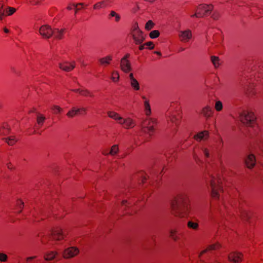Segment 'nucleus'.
<instances>
[{
	"label": "nucleus",
	"mask_w": 263,
	"mask_h": 263,
	"mask_svg": "<svg viewBox=\"0 0 263 263\" xmlns=\"http://www.w3.org/2000/svg\"><path fill=\"white\" fill-rule=\"evenodd\" d=\"M189 198L185 192L179 193L171 202V208L176 216L184 217L189 208Z\"/></svg>",
	"instance_id": "1"
},
{
	"label": "nucleus",
	"mask_w": 263,
	"mask_h": 263,
	"mask_svg": "<svg viewBox=\"0 0 263 263\" xmlns=\"http://www.w3.org/2000/svg\"><path fill=\"white\" fill-rule=\"evenodd\" d=\"M205 180L208 187H210L212 197L215 199H219L220 193L223 192L220 179L213 174L209 173L205 177Z\"/></svg>",
	"instance_id": "2"
},
{
	"label": "nucleus",
	"mask_w": 263,
	"mask_h": 263,
	"mask_svg": "<svg viewBox=\"0 0 263 263\" xmlns=\"http://www.w3.org/2000/svg\"><path fill=\"white\" fill-rule=\"evenodd\" d=\"M157 124V119L151 117L150 116H146L141 123V130L144 133L151 136L154 133Z\"/></svg>",
	"instance_id": "3"
},
{
	"label": "nucleus",
	"mask_w": 263,
	"mask_h": 263,
	"mask_svg": "<svg viewBox=\"0 0 263 263\" xmlns=\"http://www.w3.org/2000/svg\"><path fill=\"white\" fill-rule=\"evenodd\" d=\"M107 115L109 117L116 120L119 124L122 125L125 128H133L135 125V123L132 119L130 118L124 119L115 111H108L107 112Z\"/></svg>",
	"instance_id": "4"
},
{
	"label": "nucleus",
	"mask_w": 263,
	"mask_h": 263,
	"mask_svg": "<svg viewBox=\"0 0 263 263\" xmlns=\"http://www.w3.org/2000/svg\"><path fill=\"white\" fill-rule=\"evenodd\" d=\"M63 238V234L62 230L60 228H57L51 231L49 236H46L42 239L41 241L43 245L53 246V244L50 242L51 239L53 240H60Z\"/></svg>",
	"instance_id": "5"
},
{
	"label": "nucleus",
	"mask_w": 263,
	"mask_h": 263,
	"mask_svg": "<svg viewBox=\"0 0 263 263\" xmlns=\"http://www.w3.org/2000/svg\"><path fill=\"white\" fill-rule=\"evenodd\" d=\"M131 35L134 43L136 45H140L144 41L145 37L143 32L139 28L137 24H135L131 30Z\"/></svg>",
	"instance_id": "6"
},
{
	"label": "nucleus",
	"mask_w": 263,
	"mask_h": 263,
	"mask_svg": "<svg viewBox=\"0 0 263 263\" xmlns=\"http://www.w3.org/2000/svg\"><path fill=\"white\" fill-rule=\"evenodd\" d=\"M239 118L242 123L248 126H253L255 122L254 115L251 112L243 111L240 113Z\"/></svg>",
	"instance_id": "7"
},
{
	"label": "nucleus",
	"mask_w": 263,
	"mask_h": 263,
	"mask_svg": "<svg viewBox=\"0 0 263 263\" xmlns=\"http://www.w3.org/2000/svg\"><path fill=\"white\" fill-rule=\"evenodd\" d=\"M178 36L181 42L186 43L192 39L193 36L192 32L189 29L180 30L178 32Z\"/></svg>",
	"instance_id": "8"
},
{
	"label": "nucleus",
	"mask_w": 263,
	"mask_h": 263,
	"mask_svg": "<svg viewBox=\"0 0 263 263\" xmlns=\"http://www.w3.org/2000/svg\"><path fill=\"white\" fill-rule=\"evenodd\" d=\"M53 30L49 25H43L39 29L40 34L45 39H49L53 34Z\"/></svg>",
	"instance_id": "9"
},
{
	"label": "nucleus",
	"mask_w": 263,
	"mask_h": 263,
	"mask_svg": "<svg viewBox=\"0 0 263 263\" xmlns=\"http://www.w3.org/2000/svg\"><path fill=\"white\" fill-rule=\"evenodd\" d=\"M79 253L78 248L71 247L66 249L63 252V256L65 258H69L74 257Z\"/></svg>",
	"instance_id": "10"
},
{
	"label": "nucleus",
	"mask_w": 263,
	"mask_h": 263,
	"mask_svg": "<svg viewBox=\"0 0 263 263\" xmlns=\"http://www.w3.org/2000/svg\"><path fill=\"white\" fill-rule=\"evenodd\" d=\"M238 202L240 217L243 220L249 221L252 216V213L242 206L240 200L238 201Z\"/></svg>",
	"instance_id": "11"
},
{
	"label": "nucleus",
	"mask_w": 263,
	"mask_h": 263,
	"mask_svg": "<svg viewBox=\"0 0 263 263\" xmlns=\"http://www.w3.org/2000/svg\"><path fill=\"white\" fill-rule=\"evenodd\" d=\"M213 7L211 5H200L197 8V11L200 15V17H203L205 15L209 14L212 10Z\"/></svg>",
	"instance_id": "12"
},
{
	"label": "nucleus",
	"mask_w": 263,
	"mask_h": 263,
	"mask_svg": "<svg viewBox=\"0 0 263 263\" xmlns=\"http://www.w3.org/2000/svg\"><path fill=\"white\" fill-rule=\"evenodd\" d=\"M243 254L238 252H233L228 255V259L230 261L238 263L242 260Z\"/></svg>",
	"instance_id": "13"
},
{
	"label": "nucleus",
	"mask_w": 263,
	"mask_h": 263,
	"mask_svg": "<svg viewBox=\"0 0 263 263\" xmlns=\"http://www.w3.org/2000/svg\"><path fill=\"white\" fill-rule=\"evenodd\" d=\"M59 67L64 71H70L75 67L74 62L69 63L65 61L63 63H59Z\"/></svg>",
	"instance_id": "14"
},
{
	"label": "nucleus",
	"mask_w": 263,
	"mask_h": 263,
	"mask_svg": "<svg viewBox=\"0 0 263 263\" xmlns=\"http://www.w3.org/2000/svg\"><path fill=\"white\" fill-rule=\"evenodd\" d=\"M86 111V109L85 108L82 107L80 108H77L75 107H72L69 111L67 113V116L69 118H73L76 115L80 114L81 111H83L85 112Z\"/></svg>",
	"instance_id": "15"
},
{
	"label": "nucleus",
	"mask_w": 263,
	"mask_h": 263,
	"mask_svg": "<svg viewBox=\"0 0 263 263\" xmlns=\"http://www.w3.org/2000/svg\"><path fill=\"white\" fill-rule=\"evenodd\" d=\"M120 66L121 69L126 73L129 72L132 70L130 62L126 61L125 59H121Z\"/></svg>",
	"instance_id": "16"
},
{
	"label": "nucleus",
	"mask_w": 263,
	"mask_h": 263,
	"mask_svg": "<svg viewBox=\"0 0 263 263\" xmlns=\"http://www.w3.org/2000/svg\"><path fill=\"white\" fill-rule=\"evenodd\" d=\"M246 164L248 168L253 167L255 164V158L253 154H250L245 160Z\"/></svg>",
	"instance_id": "17"
},
{
	"label": "nucleus",
	"mask_w": 263,
	"mask_h": 263,
	"mask_svg": "<svg viewBox=\"0 0 263 263\" xmlns=\"http://www.w3.org/2000/svg\"><path fill=\"white\" fill-rule=\"evenodd\" d=\"M110 2V0H103L94 5L93 8L95 9H100L105 8L109 5Z\"/></svg>",
	"instance_id": "18"
},
{
	"label": "nucleus",
	"mask_w": 263,
	"mask_h": 263,
	"mask_svg": "<svg viewBox=\"0 0 263 263\" xmlns=\"http://www.w3.org/2000/svg\"><path fill=\"white\" fill-rule=\"evenodd\" d=\"M57 255V251H48L44 254V258L46 261H51L53 260Z\"/></svg>",
	"instance_id": "19"
},
{
	"label": "nucleus",
	"mask_w": 263,
	"mask_h": 263,
	"mask_svg": "<svg viewBox=\"0 0 263 263\" xmlns=\"http://www.w3.org/2000/svg\"><path fill=\"white\" fill-rule=\"evenodd\" d=\"M178 114L177 112L170 111L168 113V117L170 120L175 124H177V121L179 120V117H177V115Z\"/></svg>",
	"instance_id": "20"
},
{
	"label": "nucleus",
	"mask_w": 263,
	"mask_h": 263,
	"mask_svg": "<svg viewBox=\"0 0 263 263\" xmlns=\"http://www.w3.org/2000/svg\"><path fill=\"white\" fill-rule=\"evenodd\" d=\"M201 114L205 117L208 118L212 116L213 114V110L210 106H206L202 108Z\"/></svg>",
	"instance_id": "21"
},
{
	"label": "nucleus",
	"mask_w": 263,
	"mask_h": 263,
	"mask_svg": "<svg viewBox=\"0 0 263 263\" xmlns=\"http://www.w3.org/2000/svg\"><path fill=\"white\" fill-rule=\"evenodd\" d=\"M209 136V133L208 131L204 130L200 132L194 136V138L196 140H201L206 139Z\"/></svg>",
	"instance_id": "22"
},
{
	"label": "nucleus",
	"mask_w": 263,
	"mask_h": 263,
	"mask_svg": "<svg viewBox=\"0 0 263 263\" xmlns=\"http://www.w3.org/2000/svg\"><path fill=\"white\" fill-rule=\"evenodd\" d=\"M144 111L145 116H151L152 113L151 108L148 100H145L143 102Z\"/></svg>",
	"instance_id": "23"
},
{
	"label": "nucleus",
	"mask_w": 263,
	"mask_h": 263,
	"mask_svg": "<svg viewBox=\"0 0 263 263\" xmlns=\"http://www.w3.org/2000/svg\"><path fill=\"white\" fill-rule=\"evenodd\" d=\"M170 237L175 241L180 239L179 234L176 230L172 229L170 231Z\"/></svg>",
	"instance_id": "24"
},
{
	"label": "nucleus",
	"mask_w": 263,
	"mask_h": 263,
	"mask_svg": "<svg viewBox=\"0 0 263 263\" xmlns=\"http://www.w3.org/2000/svg\"><path fill=\"white\" fill-rule=\"evenodd\" d=\"M112 60L111 55H107L105 57L102 58L99 60V62L102 65H106L110 64V62Z\"/></svg>",
	"instance_id": "25"
},
{
	"label": "nucleus",
	"mask_w": 263,
	"mask_h": 263,
	"mask_svg": "<svg viewBox=\"0 0 263 263\" xmlns=\"http://www.w3.org/2000/svg\"><path fill=\"white\" fill-rule=\"evenodd\" d=\"M111 17H115L116 22H119L121 20V16L118 13H116L115 11L111 10L108 15V18L110 19Z\"/></svg>",
	"instance_id": "26"
},
{
	"label": "nucleus",
	"mask_w": 263,
	"mask_h": 263,
	"mask_svg": "<svg viewBox=\"0 0 263 263\" xmlns=\"http://www.w3.org/2000/svg\"><path fill=\"white\" fill-rule=\"evenodd\" d=\"M119 152V147H118V145H114L110 150L109 151V153H103V154L104 155H116Z\"/></svg>",
	"instance_id": "27"
},
{
	"label": "nucleus",
	"mask_w": 263,
	"mask_h": 263,
	"mask_svg": "<svg viewBox=\"0 0 263 263\" xmlns=\"http://www.w3.org/2000/svg\"><path fill=\"white\" fill-rule=\"evenodd\" d=\"M220 245H219V243L213 244V245H212L209 246L208 247V248L206 249H205V250H203V251L201 253V254L199 255V257H200V256H201L202 254H204V253H205L207 252H208V251H209L213 250H216V249H217L219 248L220 247Z\"/></svg>",
	"instance_id": "28"
},
{
	"label": "nucleus",
	"mask_w": 263,
	"mask_h": 263,
	"mask_svg": "<svg viewBox=\"0 0 263 263\" xmlns=\"http://www.w3.org/2000/svg\"><path fill=\"white\" fill-rule=\"evenodd\" d=\"M187 227L195 230H198L199 228V224L197 222L190 220L187 223Z\"/></svg>",
	"instance_id": "29"
},
{
	"label": "nucleus",
	"mask_w": 263,
	"mask_h": 263,
	"mask_svg": "<svg viewBox=\"0 0 263 263\" xmlns=\"http://www.w3.org/2000/svg\"><path fill=\"white\" fill-rule=\"evenodd\" d=\"M53 30V34L54 37L57 39H61L63 33V30H59L58 29H55Z\"/></svg>",
	"instance_id": "30"
},
{
	"label": "nucleus",
	"mask_w": 263,
	"mask_h": 263,
	"mask_svg": "<svg viewBox=\"0 0 263 263\" xmlns=\"http://www.w3.org/2000/svg\"><path fill=\"white\" fill-rule=\"evenodd\" d=\"M16 10V9L14 8L8 7L7 8L5 9V16L12 15Z\"/></svg>",
	"instance_id": "31"
},
{
	"label": "nucleus",
	"mask_w": 263,
	"mask_h": 263,
	"mask_svg": "<svg viewBox=\"0 0 263 263\" xmlns=\"http://www.w3.org/2000/svg\"><path fill=\"white\" fill-rule=\"evenodd\" d=\"M130 85L132 88L135 90H139L140 89V86L139 82L136 79L130 82Z\"/></svg>",
	"instance_id": "32"
},
{
	"label": "nucleus",
	"mask_w": 263,
	"mask_h": 263,
	"mask_svg": "<svg viewBox=\"0 0 263 263\" xmlns=\"http://www.w3.org/2000/svg\"><path fill=\"white\" fill-rule=\"evenodd\" d=\"M5 141L10 145H13L17 141V139L13 136L5 139Z\"/></svg>",
	"instance_id": "33"
},
{
	"label": "nucleus",
	"mask_w": 263,
	"mask_h": 263,
	"mask_svg": "<svg viewBox=\"0 0 263 263\" xmlns=\"http://www.w3.org/2000/svg\"><path fill=\"white\" fill-rule=\"evenodd\" d=\"M5 16V9L3 4L0 3V21H2Z\"/></svg>",
	"instance_id": "34"
},
{
	"label": "nucleus",
	"mask_w": 263,
	"mask_h": 263,
	"mask_svg": "<svg viewBox=\"0 0 263 263\" xmlns=\"http://www.w3.org/2000/svg\"><path fill=\"white\" fill-rule=\"evenodd\" d=\"M211 61L215 67H218L219 65V60L218 57L215 56H212L211 58Z\"/></svg>",
	"instance_id": "35"
},
{
	"label": "nucleus",
	"mask_w": 263,
	"mask_h": 263,
	"mask_svg": "<svg viewBox=\"0 0 263 263\" xmlns=\"http://www.w3.org/2000/svg\"><path fill=\"white\" fill-rule=\"evenodd\" d=\"M8 256L3 253V252H0V261L2 262H7L8 260Z\"/></svg>",
	"instance_id": "36"
},
{
	"label": "nucleus",
	"mask_w": 263,
	"mask_h": 263,
	"mask_svg": "<svg viewBox=\"0 0 263 263\" xmlns=\"http://www.w3.org/2000/svg\"><path fill=\"white\" fill-rule=\"evenodd\" d=\"M120 78L119 74L118 71H114L112 72V76L111 77V80L114 82H117Z\"/></svg>",
	"instance_id": "37"
},
{
	"label": "nucleus",
	"mask_w": 263,
	"mask_h": 263,
	"mask_svg": "<svg viewBox=\"0 0 263 263\" xmlns=\"http://www.w3.org/2000/svg\"><path fill=\"white\" fill-rule=\"evenodd\" d=\"M160 35V33L158 30H153L149 33V36L151 39H155L158 37Z\"/></svg>",
	"instance_id": "38"
},
{
	"label": "nucleus",
	"mask_w": 263,
	"mask_h": 263,
	"mask_svg": "<svg viewBox=\"0 0 263 263\" xmlns=\"http://www.w3.org/2000/svg\"><path fill=\"white\" fill-rule=\"evenodd\" d=\"M154 26V23L151 20H149L145 24V28L147 30H149L153 28Z\"/></svg>",
	"instance_id": "39"
},
{
	"label": "nucleus",
	"mask_w": 263,
	"mask_h": 263,
	"mask_svg": "<svg viewBox=\"0 0 263 263\" xmlns=\"http://www.w3.org/2000/svg\"><path fill=\"white\" fill-rule=\"evenodd\" d=\"M46 118L43 116H39L37 117V122L40 126H42Z\"/></svg>",
	"instance_id": "40"
},
{
	"label": "nucleus",
	"mask_w": 263,
	"mask_h": 263,
	"mask_svg": "<svg viewBox=\"0 0 263 263\" xmlns=\"http://www.w3.org/2000/svg\"><path fill=\"white\" fill-rule=\"evenodd\" d=\"M222 104L221 101H218L216 102L215 108L217 111H220L222 109Z\"/></svg>",
	"instance_id": "41"
},
{
	"label": "nucleus",
	"mask_w": 263,
	"mask_h": 263,
	"mask_svg": "<svg viewBox=\"0 0 263 263\" xmlns=\"http://www.w3.org/2000/svg\"><path fill=\"white\" fill-rule=\"evenodd\" d=\"M51 109L53 111L54 114L60 113L63 110L62 108L57 105H53Z\"/></svg>",
	"instance_id": "42"
},
{
	"label": "nucleus",
	"mask_w": 263,
	"mask_h": 263,
	"mask_svg": "<svg viewBox=\"0 0 263 263\" xmlns=\"http://www.w3.org/2000/svg\"><path fill=\"white\" fill-rule=\"evenodd\" d=\"M80 94L84 96H90V97H93V95L87 89H82L80 92Z\"/></svg>",
	"instance_id": "43"
},
{
	"label": "nucleus",
	"mask_w": 263,
	"mask_h": 263,
	"mask_svg": "<svg viewBox=\"0 0 263 263\" xmlns=\"http://www.w3.org/2000/svg\"><path fill=\"white\" fill-rule=\"evenodd\" d=\"M138 177L141 178V181L144 182L147 179L146 175L144 172H140L138 174Z\"/></svg>",
	"instance_id": "44"
},
{
	"label": "nucleus",
	"mask_w": 263,
	"mask_h": 263,
	"mask_svg": "<svg viewBox=\"0 0 263 263\" xmlns=\"http://www.w3.org/2000/svg\"><path fill=\"white\" fill-rule=\"evenodd\" d=\"M203 153L206 158H209L210 156V153L209 150L207 148H203L202 149Z\"/></svg>",
	"instance_id": "45"
},
{
	"label": "nucleus",
	"mask_w": 263,
	"mask_h": 263,
	"mask_svg": "<svg viewBox=\"0 0 263 263\" xmlns=\"http://www.w3.org/2000/svg\"><path fill=\"white\" fill-rule=\"evenodd\" d=\"M145 46L149 47L150 49H152L154 48L153 43L152 42H148L144 44Z\"/></svg>",
	"instance_id": "46"
},
{
	"label": "nucleus",
	"mask_w": 263,
	"mask_h": 263,
	"mask_svg": "<svg viewBox=\"0 0 263 263\" xmlns=\"http://www.w3.org/2000/svg\"><path fill=\"white\" fill-rule=\"evenodd\" d=\"M17 206L22 209L23 207L24 203L21 200H19L17 201Z\"/></svg>",
	"instance_id": "47"
},
{
	"label": "nucleus",
	"mask_w": 263,
	"mask_h": 263,
	"mask_svg": "<svg viewBox=\"0 0 263 263\" xmlns=\"http://www.w3.org/2000/svg\"><path fill=\"white\" fill-rule=\"evenodd\" d=\"M79 5H81V6H83V3H79V4H73V6L76 8V10H75V14H77V12L79 10H80L79 8H77V6H79Z\"/></svg>",
	"instance_id": "48"
},
{
	"label": "nucleus",
	"mask_w": 263,
	"mask_h": 263,
	"mask_svg": "<svg viewBox=\"0 0 263 263\" xmlns=\"http://www.w3.org/2000/svg\"><path fill=\"white\" fill-rule=\"evenodd\" d=\"M130 79V82L133 80H136V79L134 77V75L133 73H130L129 76Z\"/></svg>",
	"instance_id": "49"
},
{
	"label": "nucleus",
	"mask_w": 263,
	"mask_h": 263,
	"mask_svg": "<svg viewBox=\"0 0 263 263\" xmlns=\"http://www.w3.org/2000/svg\"><path fill=\"white\" fill-rule=\"evenodd\" d=\"M191 17H200V15L198 13L197 11L195 14L191 15Z\"/></svg>",
	"instance_id": "50"
},
{
	"label": "nucleus",
	"mask_w": 263,
	"mask_h": 263,
	"mask_svg": "<svg viewBox=\"0 0 263 263\" xmlns=\"http://www.w3.org/2000/svg\"><path fill=\"white\" fill-rule=\"evenodd\" d=\"M130 54L129 53H127L122 59H125L126 61H128L127 59L129 57Z\"/></svg>",
	"instance_id": "51"
},
{
	"label": "nucleus",
	"mask_w": 263,
	"mask_h": 263,
	"mask_svg": "<svg viewBox=\"0 0 263 263\" xmlns=\"http://www.w3.org/2000/svg\"><path fill=\"white\" fill-rule=\"evenodd\" d=\"M145 46V45L144 44H143V45H141V44H140V46H139V49L140 50H142L143 49H144Z\"/></svg>",
	"instance_id": "52"
},
{
	"label": "nucleus",
	"mask_w": 263,
	"mask_h": 263,
	"mask_svg": "<svg viewBox=\"0 0 263 263\" xmlns=\"http://www.w3.org/2000/svg\"><path fill=\"white\" fill-rule=\"evenodd\" d=\"M36 258V256H31V257H27V259H26V260H27V261H29V260H32V259H34V258Z\"/></svg>",
	"instance_id": "53"
},
{
	"label": "nucleus",
	"mask_w": 263,
	"mask_h": 263,
	"mask_svg": "<svg viewBox=\"0 0 263 263\" xmlns=\"http://www.w3.org/2000/svg\"><path fill=\"white\" fill-rule=\"evenodd\" d=\"M72 91L76 92H79L80 94V92L82 90V89H72Z\"/></svg>",
	"instance_id": "54"
},
{
	"label": "nucleus",
	"mask_w": 263,
	"mask_h": 263,
	"mask_svg": "<svg viewBox=\"0 0 263 263\" xmlns=\"http://www.w3.org/2000/svg\"><path fill=\"white\" fill-rule=\"evenodd\" d=\"M194 159L196 160L198 159V156L195 153H194Z\"/></svg>",
	"instance_id": "55"
},
{
	"label": "nucleus",
	"mask_w": 263,
	"mask_h": 263,
	"mask_svg": "<svg viewBox=\"0 0 263 263\" xmlns=\"http://www.w3.org/2000/svg\"><path fill=\"white\" fill-rule=\"evenodd\" d=\"M127 201H126V200H123V201H122V205H126V204H127Z\"/></svg>",
	"instance_id": "56"
},
{
	"label": "nucleus",
	"mask_w": 263,
	"mask_h": 263,
	"mask_svg": "<svg viewBox=\"0 0 263 263\" xmlns=\"http://www.w3.org/2000/svg\"><path fill=\"white\" fill-rule=\"evenodd\" d=\"M141 98L144 100V101H145V100H148L144 96H142Z\"/></svg>",
	"instance_id": "57"
},
{
	"label": "nucleus",
	"mask_w": 263,
	"mask_h": 263,
	"mask_svg": "<svg viewBox=\"0 0 263 263\" xmlns=\"http://www.w3.org/2000/svg\"><path fill=\"white\" fill-rule=\"evenodd\" d=\"M155 53L159 55H161V53L159 51H155L154 52Z\"/></svg>",
	"instance_id": "58"
},
{
	"label": "nucleus",
	"mask_w": 263,
	"mask_h": 263,
	"mask_svg": "<svg viewBox=\"0 0 263 263\" xmlns=\"http://www.w3.org/2000/svg\"><path fill=\"white\" fill-rule=\"evenodd\" d=\"M4 30L6 33H8L9 32V30L6 28H4Z\"/></svg>",
	"instance_id": "59"
},
{
	"label": "nucleus",
	"mask_w": 263,
	"mask_h": 263,
	"mask_svg": "<svg viewBox=\"0 0 263 263\" xmlns=\"http://www.w3.org/2000/svg\"><path fill=\"white\" fill-rule=\"evenodd\" d=\"M7 167L9 169H11V167L10 166V164H7Z\"/></svg>",
	"instance_id": "60"
},
{
	"label": "nucleus",
	"mask_w": 263,
	"mask_h": 263,
	"mask_svg": "<svg viewBox=\"0 0 263 263\" xmlns=\"http://www.w3.org/2000/svg\"><path fill=\"white\" fill-rule=\"evenodd\" d=\"M67 9L68 10H71V9H72V8H71V6H68V7H67Z\"/></svg>",
	"instance_id": "61"
},
{
	"label": "nucleus",
	"mask_w": 263,
	"mask_h": 263,
	"mask_svg": "<svg viewBox=\"0 0 263 263\" xmlns=\"http://www.w3.org/2000/svg\"><path fill=\"white\" fill-rule=\"evenodd\" d=\"M219 142H220V143H222V139H221V138H220V139H219Z\"/></svg>",
	"instance_id": "62"
},
{
	"label": "nucleus",
	"mask_w": 263,
	"mask_h": 263,
	"mask_svg": "<svg viewBox=\"0 0 263 263\" xmlns=\"http://www.w3.org/2000/svg\"><path fill=\"white\" fill-rule=\"evenodd\" d=\"M212 17L214 20H216L217 18V16H213Z\"/></svg>",
	"instance_id": "63"
},
{
	"label": "nucleus",
	"mask_w": 263,
	"mask_h": 263,
	"mask_svg": "<svg viewBox=\"0 0 263 263\" xmlns=\"http://www.w3.org/2000/svg\"><path fill=\"white\" fill-rule=\"evenodd\" d=\"M183 50H184L183 48L180 49V51H183Z\"/></svg>",
	"instance_id": "64"
}]
</instances>
